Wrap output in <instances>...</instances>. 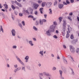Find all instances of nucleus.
Listing matches in <instances>:
<instances>
[{"label": "nucleus", "instance_id": "1", "mask_svg": "<svg viewBox=\"0 0 79 79\" xmlns=\"http://www.w3.org/2000/svg\"><path fill=\"white\" fill-rule=\"evenodd\" d=\"M64 23H63V28L62 30V34L63 36H64L65 34V30L66 28V21H63Z\"/></svg>", "mask_w": 79, "mask_h": 79}, {"label": "nucleus", "instance_id": "12", "mask_svg": "<svg viewBox=\"0 0 79 79\" xmlns=\"http://www.w3.org/2000/svg\"><path fill=\"white\" fill-rule=\"evenodd\" d=\"M63 4H60L59 5H58V7L59 8H63Z\"/></svg>", "mask_w": 79, "mask_h": 79}, {"label": "nucleus", "instance_id": "31", "mask_svg": "<svg viewBox=\"0 0 79 79\" xmlns=\"http://www.w3.org/2000/svg\"><path fill=\"white\" fill-rule=\"evenodd\" d=\"M66 3L67 4H69L70 3V2H69L68 0L66 1Z\"/></svg>", "mask_w": 79, "mask_h": 79}, {"label": "nucleus", "instance_id": "46", "mask_svg": "<svg viewBox=\"0 0 79 79\" xmlns=\"http://www.w3.org/2000/svg\"><path fill=\"white\" fill-rule=\"evenodd\" d=\"M69 15H70V16H72V15H73V13L71 12L69 14Z\"/></svg>", "mask_w": 79, "mask_h": 79}, {"label": "nucleus", "instance_id": "2", "mask_svg": "<svg viewBox=\"0 0 79 79\" xmlns=\"http://www.w3.org/2000/svg\"><path fill=\"white\" fill-rule=\"evenodd\" d=\"M70 49L72 53H74L75 52V49L73 47L72 45L70 46Z\"/></svg>", "mask_w": 79, "mask_h": 79}, {"label": "nucleus", "instance_id": "45", "mask_svg": "<svg viewBox=\"0 0 79 79\" xmlns=\"http://www.w3.org/2000/svg\"><path fill=\"white\" fill-rule=\"evenodd\" d=\"M13 48H16V46H13Z\"/></svg>", "mask_w": 79, "mask_h": 79}, {"label": "nucleus", "instance_id": "21", "mask_svg": "<svg viewBox=\"0 0 79 79\" xmlns=\"http://www.w3.org/2000/svg\"><path fill=\"white\" fill-rule=\"evenodd\" d=\"M62 19H63L62 17H60L59 18V20L60 22H61V21L62 20Z\"/></svg>", "mask_w": 79, "mask_h": 79}, {"label": "nucleus", "instance_id": "17", "mask_svg": "<svg viewBox=\"0 0 79 79\" xmlns=\"http://www.w3.org/2000/svg\"><path fill=\"white\" fill-rule=\"evenodd\" d=\"M55 28H50L51 31L52 32H55Z\"/></svg>", "mask_w": 79, "mask_h": 79}, {"label": "nucleus", "instance_id": "13", "mask_svg": "<svg viewBox=\"0 0 79 79\" xmlns=\"http://www.w3.org/2000/svg\"><path fill=\"white\" fill-rule=\"evenodd\" d=\"M25 60H26V62H27L28 61V60H29V56H27L25 58Z\"/></svg>", "mask_w": 79, "mask_h": 79}, {"label": "nucleus", "instance_id": "14", "mask_svg": "<svg viewBox=\"0 0 79 79\" xmlns=\"http://www.w3.org/2000/svg\"><path fill=\"white\" fill-rule=\"evenodd\" d=\"M45 4H46V2H43L42 3V6L43 7H44V6H45Z\"/></svg>", "mask_w": 79, "mask_h": 79}, {"label": "nucleus", "instance_id": "63", "mask_svg": "<svg viewBox=\"0 0 79 79\" xmlns=\"http://www.w3.org/2000/svg\"><path fill=\"white\" fill-rule=\"evenodd\" d=\"M2 11H4V12L5 11V10L4 9H2Z\"/></svg>", "mask_w": 79, "mask_h": 79}, {"label": "nucleus", "instance_id": "47", "mask_svg": "<svg viewBox=\"0 0 79 79\" xmlns=\"http://www.w3.org/2000/svg\"><path fill=\"white\" fill-rule=\"evenodd\" d=\"M19 26L20 27H22V24H21L19 23Z\"/></svg>", "mask_w": 79, "mask_h": 79}, {"label": "nucleus", "instance_id": "15", "mask_svg": "<svg viewBox=\"0 0 79 79\" xmlns=\"http://www.w3.org/2000/svg\"><path fill=\"white\" fill-rule=\"evenodd\" d=\"M40 25H42L43 24V21H42L41 19L40 20Z\"/></svg>", "mask_w": 79, "mask_h": 79}, {"label": "nucleus", "instance_id": "41", "mask_svg": "<svg viewBox=\"0 0 79 79\" xmlns=\"http://www.w3.org/2000/svg\"><path fill=\"white\" fill-rule=\"evenodd\" d=\"M17 69H18V68H17V69H16V70H14V72L15 73H16V71H18L19 70H17Z\"/></svg>", "mask_w": 79, "mask_h": 79}, {"label": "nucleus", "instance_id": "19", "mask_svg": "<svg viewBox=\"0 0 79 79\" xmlns=\"http://www.w3.org/2000/svg\"><path fill=\"white\" fill-rule=\"evenodd\" d=\"M4 6H5V8H6V9H7V8H8V5H7V4H4Z\"/></svg>", "mask_w": 79, "mask_h": 79}, {"label": "nucleus", "instance_id": "37", "mask_svg": "<svg viewBox=\"0 0 79 79\" xmlns=\"http://www.w3.org/2000/svg\"><path fill=\"white\" fill-rule=\"evenodd\" d=\"M19 15L20 16H23V14L19 13Z\"/></svg>", "mask_w": 79, "mask_h": 79}, {"label": "nucleus", "instance_id": "51", "mask_svg": "<svg viewBox=\"0 0 79 79\" xmlns=\"http://www.w3.org/2000/svg\"><path fill=\"white\" fill-rule=\"evenodd\" d=\"M53 23L54 24V25H55V26H56V22H54Z\"/></svg>", "mask_w": 79, "mask_h": 79}, {"label": "nucleus", "instance_id": "10", "mask_svg": "<svg viewBox=\"0 0 79 79\" xmlns=\"http://www.w3.org/2000/svg\"><path fill=\"white\" fill-rule=\"evenodd\" d=\"M44 8H40V13H41V14H42V13H43V11H44Z\"/></svg>", "mask_w": 79, "mask_h": 79}, {"label": "nucleus", "instance_id": "58", "mask_svg": "<svg viewBox=\"0 0 79 79\" xmlns=\"http://www.w3.org/2000/svg\"><path fill=\"white\" fill-rule=\"evenodd\" d=\"M57 59H60V57H59L58 55L57 56Z\"/></svg>", "mask_w": 79, "mask_h": 79}, {"label": "nucleus", "instance_id": "42", "mask_svg": "<svg viewBox=\"0 0 79 79\" xmlns=\"http://www.w3.org/2000/svg\"><path fill=\"white\" fill-rule=\"evenodd\" d=\"M35 14L36 15H37V11H36L35 12Z\"/></svg>", "mask_w": 79, "mask_h": 79}, {"label": "nucleus", "instance_id": "6", "mask_svg": "<svg viewBox=\"0 0 79 79\" xmlns=\"http://www.w3.org/2000/svg\"><path fill=\"white\" fill-rule=\"evenodd\" d=\"M68 31H69V32L68 31H67V34L66 35V38H68V37H69V34L68 33L69 32H70V31H69V28H68Z\"/></svg>", "mask_w": 79, "mask_h": 79}, {"label": "nucleus", "instance_id": "36", "mask_svg": "<svg viewBox=\"0 0 79 79\" xmlns=\"http://www.w3.org/2000/svg\"><path fill=\"white\" fill-rule=\"evenodd\" d=\"M25 12H26V13H27L28 14V15H29V12H28V10H26L25 11Z\"/></svg>", "mask_w": 79, "mask_h": 79}, {"label": "nucleus", "instance_id": "33", "mask_svg": "<svg viewBox=\"0 0 79 79\" xmlns=\"http://www.w3.org/2000/svg\"><path fill=\"white\" fill-rule=\"evenodd\" d=\"M30 9H31V14H32V11H33V9H31V8H30Z\"/></svg>", "mask_w": 79, "mask_h": 79}, {"label": "nucleus", "instance_id": "48", "mask_svg": "<svg viewBox=\"0 0 79 79\" xmlns=\"http://www.w3.org/2000/svg\"><path fill=\"white\" fill-rule=\"evenodd\" d=\"M43 73H44V74H45L46 76H48V74H46V73H45V72H44Z\"/></svg>", "mask_w": 79, "mask_h": 79}, {"label": "nucleus", "instance_id": "38", "mask_svg": "<svg viewBox=\"0 0 79 79\" xmlns=\"http://www.w3.org/2000/svg\"><path fill=\"white\" fill-rule=\"evenodd\" d=\"M71 70L72 71V74H73V75H74V71H73V69H71Z\"/></svg>", "mask_w": 79, "mask_h": 79}, {"label": "nucleus", "instance_id": "35", "mask_svg": "<svg viewBox=\"0 0 79 79\" xmlns=\"http://www.w3.org/2000/svg\"><path fill=\"white\" fill-rule=\"evenodd\" d=\"M33 29L35 31L37 30V28H36V27H33Z\"/></svg>", "mask_w": 79, "mask_h": 79}, {"label": "nucleus", "instance_id": "11", "mask_svg": "<svg viewBox=\"0 0 79 79\" xmlns=\"http://www.w3.org/2000/svg\"><path fill=\"white\" fill-rule=\"evenodd\" d=\"M17 60H18V61H19L20 63L21 64H23V65H24V63H23V62L21 61V60H20V59H19V58H18Z\"/></svg>", "mask_w": 79, "mask_h": 79}, {"label": "nucleus", "instance_id": "50", "mask_svg": "<svg viewBox=\"0 0 79 79\" xmlns=\"http://www.w3.org/2000/svg\"><path fill=\"white\" fill-rule=\"evenodd\" d=\"M64 62L66 63V64H67V61L65 60L64 59Z\"/></svg>", "mask_w": 79, "mask_h": 79}, {"label": "nucleus", "instance_id": "62", "mask_svg": "<svg viewBox=\"0 0 79 79\" xmlns=\"http://www.w3.org/2000/svg\"><path fill=\"white\" fill-rule=\"evenodd\" d=\"M15 15H17V12H15Z\"/></svg>", "mask_w": 79, "mask_h": 79}, {"label": "nucleus", "instance_id": "5", "mask_svg": "<svg viewBox=\"0 0 79 79\" xmlns=\"http://www.w3.org/2000/svg\"><path fill=\"white\" fill-rule=\"evenodd\" d=\"M11 32H12V35H13V36H15V29H13L11 31Z\"/></svg>", "mask_w": 79, "mask_h": 79}, {"label": "nucleus", "instance_id": "40", "mask_svg": "<svg viewBox=\"0 0 79 79\" xmlns=\"http://www.w3.org/2000/svg\"><path fill=\"white\" fill-rule=\"evenodd\" d=\"M42 21L43 22H46V21H47V20L45 19H43L42 20Z\"/></svg>", "mask_w": 79, "mask_h": 79}, {"label": "nucleus", "instance_id": "30", "mask_svg": "<svg viewBox=\"0 0 79 79\" xmlns=\"http://www.w3.org/2000/svg\"><path fill=\"white\" fill-rule=\"evenodd\" d=\"M39 24V21H36V25H37Z\"/></svg>", "mask_w": 79, "mask_h": 79}, {"label": "nucleus", "instance_id": "20", "mask_svg": "<svg viewBox=\"0 0 79 79\" xmlns=\"http://www.w3.org/2000/svg\"><path fill=\"white\" fill-rule=\"evenodd\" d=\"M29 43L31 44V46H33V45H34V44H32V41H29Z\"/></svg>", "mask_w": 79, "mask_h": 79}, {"label": "nucleus", "instance_id": "56", "mask_svg": "<svg viewBox=\"0 0 79 79\" xmlns=\"http://www.w3.org/2000/svg\"><path fill=\"white\" fill-rule=\"evenodd\" d=\"M14 66L15 68H17V67H18V65H14Z\"/></svg>", "mask_w": 79, "mask_h": 79}, {"label": "nucleus", "instance_id": "61", "mask_svg": "<svg viewBox=\"0 0 79 79\" xmlns=\"http://www.w3.org/2000/svg\"><path fill=\"white\" fill-rule=\"evenodd\" d=\"M55 69H56V68L55 67H54L53 68V70H55Z\"/></svg>", "mask_w": 79, "mask_h": 79}, {"label": "nucleus", "instance_id": "29", "mask_svg": "<svg viewBox=\"0 0 79 79\" xmlns=\"http://www.w3.org/2000/svg\"><path fill=\"white\" fill-rule=\"evenodd\" d=\"M38 2L39 3H41L42 2V1L40 0H38Z\"/></svg>", "mask_w": 79, "mask_h": 79}, {"label": "nucleus", "instance_id": "4", "mask_svg": "<svg viewBox=\"0 0 79 79\" xmlns=\"http://www.w3.org/2000/svg\"><path fill=\"white\" fill-rule=\"evenodd\" d=\"M33 5L34 6V8L35 9H37V8H38V6H39L37 4L35 3Z\"/></svg>", "mask_w": 79, "mask_h": 79}, {"label": "nucleus", "instance_id": "9", "mask_svg": "<svg viewBox=\"0 0 79 79\" xmlns=\"http://www.w3.org/2000/svg\"><path fill=\"white\" fill-rule=\"evenodd\" d=\"M55 27L56 26L55 25H53L50 27V29H55Z\"/></svg>", "mask_w": 79, "mask_h": 79}, {"label": "nucleus", "instance_id": "43", "mask_svg": "<svg viewBox=\"0 0 79 79\" xmlns=\"http://www.w3.org/2000/svg\"><path fill=\"white\" fill-rule=\"evenodd\" d=\"M44 18L46 19V18H47V15H44Z\"/></svg>", "mask_w": 79, "mask_h": 79}, {"label": "nucleus", "instance_id": "54", "mask_svg": "<svg viewBox=\"0 0 79 79\" xmlns=\"http://www.w3.org/2000/svg\"><path fill=\"white\" fill-rule=\"evenodd\" d=\"M63 48H66V46L64 45L63 46Z\"/></svg>", "mask_w": 79, "mask_h": 79}, {"label": "nucleus", "instance_id": "8", "mask_svg": "<svg viewBox=\"0 0 79 79\" xmlns=\"http://www.w3.org/2000/svg\"><path fill=\"white\" fill-rule=\"evenodd\" d=\"M50 30H49L48 31H46V34L48 35H50Z\"/></svg>", "mask_w": 79, "mask_h": 79}, {"label": "nucleus", "instance_id": "3", "mask_svg": "<svg viewBox=\"0 0 79 79\" xmlns=\"http://www.w3.org/2000/svg\"><path fill=\"white\" fill-rule=\"evenodd\" d=\"M52 4L51 2L47 3H46V7H47V8H50V7L51 6V5H52Z\"/></svg>", "mask_w": 79, "mask_h": 79}, {"label": "nucleus", "instance_id": "28", "mask_svg": "<svg viewBox=\"0 0 79 79\" xmlns=\"http://www.w3.org/2000/svg\"><path fill=\"white\" fill-rule=\"evenodd\" d=\"M1 29L2 32H3V28H2V26H1Z\"/></svg>", "mask_w": 79, "mask_h": 79}, {"label": "nucleus", "instance_id": "53", "mask_svg": "<svg viewBox=\"0 0 79 79\" xmlns=\"http://www.w3.org/2000/svg\"><path fill=\"white\" fill-rule=\"evenodd\" d=\"M71 3H73L74 2V0H70Z\"/></svg>", "mask_w": 79, "mask_h": 79}, {"label": "nucleus", "instance_id": "25", "mask_svg": "<svg viewBox=\"0 0 79 79\" xmlns=\"http://www.w3.org/2000/svg\"><path fill=\"white\" fill-rule=\"evenodd\" d=\"M43 52H44V51H40V54H41V55H42V56H43V55H44L43 54Z\"/></svg>", "mask_w": 79, "mask_h": 79}, {"label": "nucleus", "instance_id": "60", "mask_svg": "<svg viewBox=\"0 0 79 79\" xmlns=\"http://www.w3.org/2000/svg\"><path fill=\"white\" fill-rule=\"evenodd\" d=\"M70 58H71V59L72 60H73V61H74V60H73V57H72L70 56Z\"/></svg>", "mask_w": 79, "mask_h": 79}, {"label": "nucleus", "instance_id": "24", "mask_svg": "<svg viewBox=\"0 0 79 79\" xmlns=\"http://www.w3.org/2000/svg\"><path fill=\"white\" fill-rule=\"evenodd\" d=\"M70 38L71 39H74V36H73V35H71L70 36Z\"/></svg>", "mask_w": 79, "mask_h": 79}, {"label": "nucleus", "instance_id": "49", "mask_svg": "<svg viewBox=\"0 0 79 79\" xmlns=\"http://www.w3.org/2000/svg\"><path fill=\"white\" fill-rule=\"evenodd\" d=\"M3 6H2V4H0V8H2Z\"/></svg>", "mask_w": 79, "mask_h": 79}, {"label": "nucleus", "instance_id": "7", "mask_svg": "<svg viewBox=\"0 0 79 79\" xmlns=\"http://www.w3.org/2000/svg\"><path fill=\"white\" fill-rule=\"evenodd\" d=\"M15 2L16 3V5H18V6H19V7H21V4H20V3H19L16 1H15Z\"/></svg>", "mask_w": 79, "mask_h": 79}, {"label": "nucleus", "instance_id": "16", "mask_svg": "<svg viewBox=\"0 0 79 79\" xmlns=\"http://www.w3.org/2000/svg\"><path fill=\"white\" fill-rule=\"evenodd\" d=\"M49 10L50 11L49 14L50 15H52V9H49Z\"/></svg>", "mask_w": 79, "mask_h": 79}, {"label": "nucleus", "instance_id": "52", "mask_svg": "<svg viewBox=\"0 0 79 79\" xmlns=\"http://www.w3.org/2000/svg\"><path fill=\"white\" fill-rule=\"evenodd\" d=\"M22 69L23 70V69L24 70H25V67H22Z\"/></svg>", "mask_w": 79, "mask_h": 79}, {"label": "nucleus", "instance_id": "27", "mask_svg": "<svg viewBox=\"0 0 79 79\" xmlns=\"http://www.w3.org/2000/svg\"><path fill=\"white\" fill-rule=\"evenodd\" d=\"M28 18H34V16L32 15H29L28 16Z\"/></svg>", "mask_w": 79, "mask_h": 79}, {"label": "nucleus", "instance_id": "59", "mask_svg": "<svg viewBox=\"0 0 79 79\" xmlns=\"http://www.w3.org/2000/svg\"><path fill=\"white\" fill-rule=\"evenodd\" d=\"M33 39L35 41H36V39L35 38H34Z\"/></svg>", "mask_w": 79, "mask_h": 79}, {"label": "nucleus", "instance_id": "57", "mask_svg": "<svg viewBox=\"0 0 79 79\" xmlns=\"http://www.w3.org/2000/svg\"><path fill=\"white\" fill-rule=\"evenodd\" d=\"M56 33L57 34H58L59 32L58 31V30H56Z\"/></svg>", "mask_w": 79, "mask_h": 79}, {"label": "nucleus", "instance_id": "18", "mask_svg": "<svg viewBox=\"0 0 79 79\" xmlns=\"http://www.w3.org/2000/svg\"><path fill=\"white\" fill-rule=\"evenodd\" d=\"M59 72H60V76L61 77H62V74L63 73V72L61 70H60Z\"/></svg>", "mask_w": 79, "mask_h": 79}, {"label": "nucleus", "instance_id": "32", "mask_svg": "<svg viewBox=\"0 0 79 79\" xmlns=\"http://www.w3.org/2000/svg\"><path fill=\"white\" fill-rule=\"evenodd\" d=\"M79 51V48H77V49L76 50L77 53H78Z\"/></svg>", "mask_w": 79, "mask_h": 79}, {"label": "nucleus", "instance_id": "22", "mask_svg": "<svg viewBox=\"0 0 79 79\" xmlns=\"http://www.w3.org/2000/svg\"><path fill=\"white\" fill-rule=\"evenodd\" d=\"M11 7L13 10H15V8H16V7H15L13 5H11Z\"/></svg>", "mask_w": 79, "mask_h": 79}, {"label": "nucleus", "instance_id": "34", "mask_svg": "<svg viewBox=\"0 0 79 79\" xmlns=\"http://www.w3.org/2000/svg\"><path fill=\"white\" fill-rule=\"evenodd\" d=\"M57 3V1H55L54 2V5H56V4Z\"/></svg>", "mask_w": 79, "mask_h": 79}, {"label": "nucleus", "instance_id": "26", "mask_svg": "<svg viewBox=\"0 0 79 79\" xmlns=\"http://www.w3.org/2000/svg\"><path fill=\"white\" fill-rule=\"evenodd\" d=\"M22 24L23 25V26H25V23L24 21H23L22 22Z\"/></svg>", "mask_w": 79, "mask_h": 79}, {"label": "nucleus", "instance_id": "64", "mask_svg": "<svg viewBox=\"0 0 79 79\" xmlns=\"http://www.w3.org/2000/svg\"><path fill=\"white\" fill-rule=\"evenodd\" d=\"M77 19L78 21H79V17H77Z\"/></svg>", "mask_w": 79, "mask_h": 79}, {"label": "nucleus", "instance_id": "23", "mask_svg": "<svg viewBox=\"0 0 79 79\" xmlns=\"http://www.w3.org/2000/svg\"><path fill=\"white\" fill-rule=\"evenodd\" d=\"M68 19L70 20L71 21H72V19L71 18V16H68Z\"/></svg>", "mask_w": 79, "mask_h": 79}, {"label": "nucleus", "instance_id": "55", "mask_svg": "<svg viewBox=\"0 0 79 79\" xmlns=\"http://www.w3.org/2000/svg\"><path fill=\"white\" fill-rule=\"evenodd\" d=\"M2 16H3V17H4V18H5V15H4V14H2Z\"/></svg>", "mask_w": 79, "mask_h": 79}, {"label": "nucleus", "instance_id": "44", "mask_svg": "<svg viewBox=\"0 0 79 79\" xmlns=\"http://www.w3.org/2000/svg\"><path fill=\"white\" fill-rule=\"evenodd\" d=\"M63 4H64V5H67V3H66L65 2H63Z\"/></svg>", "mask_w": 79, "mask_h": 79}, {"label": "nucleus", "instance_id": "39", "mask_svg": "<svg viewBox=\"0 0 79 79\" xmlns=\"http://www.w3.org/2000/svg\"><path fill=\"white\" fill-rule=\"evenodd\" d=\"M53 37L54 38H55V39H57V36H56V35L54 36Z\"/></svg>", "mask_w": 79, "mask_h": 79}]
</instances>
